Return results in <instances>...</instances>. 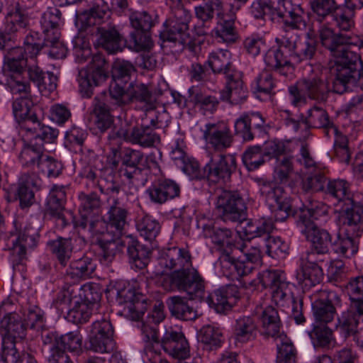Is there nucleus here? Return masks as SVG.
Returning <instances> with one entry per match:
<instances>
[{"mask_svg":"<svg viewBox=\"0 0 363 363\" xmlns=\"http://www.w3.org/2000/svg\"><path fill=\"white\" fill-rule=\"evenodd\" d=\"M199 339L203 345L204 349L213 350L220 347L222 333L217 327L211 325H204L200 330Z\"/></svg>","mask_w":363,"mask_h":363,"instance_id":"54","label":"nucleus"},{"mask_svg":"<svg viewBox=\"0 0 363 363\" xmlns=\"http://www.w3.org/2000/svg\"><path fill=\"white\" fill-rule=\"evenodd\" d=\"M201 132L206 146L215 151H225L234 143L233 134L230 126L223 121L208 123L201 129Z\"/></svg>","mask_w":363,"mask_h":363,"instance_id":"17","label":"nucleus"},{"mask_svg":"<svg viewBox=\"0 0 363 363\" xmlns=\"http://www.w3.org/2000/svg\"><path fill=\"white\" fill-rule=\"evenodd\" d=\"M189 93L191 101L204 114L212 113L216 110L219 101L216 96L203 93L197 87H191L189 89Z\"/></svg>","mask_w":363,"mask_h":363,"instance_id":"46","label":"nucleus"},{"mask_svg":"<svg viewBox=\"0 0 363 363\" xmlns=\"http://www.w3.org/2000/svg\"><path fill=\"white\" fill-rule=\"evenodd\" d=\"M225 78L226 86L220 92V99L234 104L245 101L247 98V89L244 86L241 72L233 69L225 74Z\"/></svg>","mask_w":363,"mask_h":363,"instance_id":"22","label":"nucleus"},{"mask_svg":"<svg viewBox=\"0 0 363 363\" xmlns=\"http://www.w3.org/2000/svg\"><path fill=\"white\" fill-rule=\"evenodd\" d=\"M116 346L114 328L108 318L96 320L89 327L87 350L100 354L111 352Z\"/></svg>","mask_w":363,"mask_h":363,"instance_id":"11","label":"nucleus"},{"mask_svg":"<svg viewBox=\"0 0 363 363\" xmlns=\"http://www.w3.org/2000/svg\"><path fill=\"white\" fill-rule=\"evenodd\" d=\"M275 86L272 74L267 70H263L252 83V89L257 98H261L262 94L270 96L274 94Z\"/></svg>","mask_w":363,"mask_h":363,"instance_id":"56","label":"nucleus"},{"mask_svg":"<svg viewBox=\"0 0 363 363\" xmlns=\"http://www.w3.org/2000/svg\"><path fill=\"white\" fill-rule=\"evenodd\" d=\"M127 252L132 268L143 269L147 267L150 254L148 248L130 238L128 243Z\"/></svg>","mask_w":363,"mask_h":363,"instance_id":"41","label":"nucleus"},{"mask_svg":"<svg viewBox=\"0 0 363 363\" xmlns=\"http://www.w3.org/2000/svg\"><path fill=\"white\" fill-rule=\"evenodd\" d=\"M259 186L260 195L271 208L274 220L284 221L290 215L291 205L283 187L266 181H260Z\"/></svg>","mask_w":363,"mask_h":363,"instance_id":"12","label":"nucleus"},{"mask_svg":"<svg viewBox=\"0 0 363 363\" xmlns=\"http://www.w3.org/2000/svg\"><path fill=\"white\" fill-rule=\"evenodd\" d=\"M230 52L227 50H218L210 53L208 65L214 73H223L225 75L233 69L230 62Z\"/></svg>","mask_w":363,"mask_h":363,"instance_id":"48","label":"nucleus"},{"mask_svg":"<svg viewBox=\"0 0 363 363\" xmlns=\"http://www.w3.org/2000/svg\"><path fill=\"white\" fill-rule=\"evenodd\" d=\"M319 206L318 202H311L301 209L296 225L301 233L311 243L313 249L329 253L330 247H333L332 237L328 230L318 228L314 223V220H317L323 213Z\"/></svg>","mask_w":363,"mask_h":363,"instance_id":"6","label":"nucleus"},{"mask_svg":"<svg viewBox=\"0 0 363 363\" xmlns=\"http://www.w3.org/2000/svg\"><path fill=\"white\" fill-rule=\"evenodd\" d=\"M98 243L101 250L99 261L104 265L111 264L124 247L121 236H115L108 233H103L98 240Z\"/></svg>","mask_w":363,"mask_h":363,"instance_id":"31","label":"nucleus"},{"mask_svg":"<svg viewBox=\"0 0 363 363\" xmlns=\"http://www.w3.org/2000/svg\"><path fill=\"white\" fill-rule=\"evenodd\" d=\"M204 235L206 238H210L211 242L217 245L221 250H228L230 251V248L238 242H233V232L231 229L225 227H219L217 225L208 226L204 228Z\"/></svg>","mask_w":363,"mask_h":363,"instance_id":"37","label":"nucleus"},{"mask_svg":"<svg viewBox=\"0 0 363 363\" xmlns=\"http://www.w3.org/2000/svg\"><path fill=\"white\" fill-rule=\"evenodd\" d=\"M110 97L113 103L118 106H125L134 101L143 104L146 111L154 106L155 99L150 89V84L138 80L130 82L123 86L114 84Z\"/></svg>","mask_w":363,"mask_h":363,"instance_id":"8","label":"nucleus"},{"mask_svg":"<svg viewBox=\"0 0 363 363\" xmlns=\"http://www.w3.org/2000/svg\"><path fill=\"white\" fill-rule=\"evenodd\" d=\"M259 247L251 245L249 241L239 239L230 248L225 250L219 258L223 274L231 280H240L249 275L255 269L254 264L261 261Z\"/></svg>","mask_w":363,"mask_h":363,"instance_id":"2","label":"nucleus"},{"mask_svg":"<svg viewBox=\"0 0 363 363\" xmlns=\"http://www.w3.org/2000/svg\"><path fill=\"white\" fill-rule=\"evenodd\" d=\"M191 14L182 5H177L172 9L169 18L165 21V30L162 33L165 40L183 43L187 35L189 23Z\"/></svg>","mask_w":363,"mask_h":363,"instance_id":"15","label":"nucleus"},{"mask_svg":"<svg viewBox=\"0 0 363 363\" xmlns=\"http://www.w3.org/2000/svg\"><path fill=\"white\" fill-rule=\"evenodd\" d=\"M164 305L158 303L155 305L152 311L147 316L146 320L141 324V331L143 339L146 342L145 351L147 356L150 354V342L159 344V334L157 325L164 318Z\"/></svg>","mask_w":363,"mask_h":363,"instance_id":"23","label":"nucleus"},{"mask_svg":"<svg viewBox=\"0 0 363 363\" xmlns=\"http://www.w3.org/2000/svg\"><path fill=\"white\" fill-rule=\"evenodd\" d=\"M127 44L130 50L135 52L148 50L153 46L150 32L134 30L130 33Z\"/></svg>","mask_w":363,"mask_h":363,"instance_id":"61","label":"nucleus"},{"mask_svg":"<svg viewBox=\"0 0 363 363\" xmlns=\"http://www.w3.org/2000/svg\"><path fill=\"white\" fill-rule=\"evenodd\" d=\"M20 48H11L4 57L2 70L6 77L23 74L28 62Z\"/></svg>","mask_w":363,"mask_h":363,"instance_id":"36","label":"nucleus"},{"mask_svg":"<svg viewBox=\"0 0 363 363\" xmlns=\"http://www.w3.org/2000/svg\"><path fill=\"white\" fill-rule=\"evenodd\" d=\"M326 193L338 202H343V206L337 214L347 208L350 211L357 206L363 210L362 205L353 201L350 184L345 179L330 180L326 186Z\"/></svg>","mask_w":363,"mask_h":363,"instance_id":"25","label":"nucleus"},{"mask_svg":"<svg viewBox=\"0 0 363 363\" xmlns=\"http://www.w3.org/2000/svg\"><path fill=\"white\" fill-rule=\"evenodd\" d=\"M98 44L109 53H115L121 50L123 38L115 26L98 27Z\"/></svg>","mask_w":363,"mask_h":363,"instance_id":"38","label":"nucleus"},{"mask_svg":"<svg viewBox=\"0 0 363 363\" xmlns=\"http://www.w3.org/2000/svg\"><path fill=\"white\" fill-rule=\"evenodd\" d=\"M160 141L159 135L149 126H135L132 128L130 143L143 147H152Z\"/></svg>","mask_w":363,"mask_h":363,"instance_id":"49","label":"nucleus"},{"mask_svg":"<svg viewBox=\"0 0 363 363\" xmlns=\"http://www.w3.org/2000/svg\"><path fill=\"white\" fill-rule=\"evenodd\" d=\"M40 186L41 179L34 172L23 173L20 176L16 194L22 208H27L34 203L35 197L32 188L38 189Z\"/></svg>","mask_w":363,"mask_h":363,"instance_id":"28","label":"nucleus"},{"mask_svg":"<svg viewBox=\"0 0 363 363\" xmlns=\"http://www.w3.org/2000/svg\"><path fill=\"white\" fill-rule=\"evenodd\" d=\"M257 333V326L252 317L242 316L236 320L234 330L236 342L245 343L253 340Z\"/></svg>","mask_w":363,"mask_h":363,"instance_id":"40","label":"nucleus"},{"mask_svg":"<svg viewBox=\"0 0 363 363\" xmlns=\"http://www.w3.org/2000/svg\"><path fill=\"white\" fill-rule=\"evenodd\" d=\"M255 312L259 317L263 335L274 337L281 333L279 316L274 307L267 306L263 308L262 306H257Z\"/></svg>","mask_w":363,"mask_h":363,"instance_id":"33","label":"nucleus"},{"mask_svg":"<svg viewBox=\"0 0 363 363\" xmlns=\"http://www.w3.org/2000/svg\"><path fill=\"white\" fill-rule=\"evenodd\" d=\"M233 289L230 286L226 289H220L209 294L206 301L208 306L213 308L218 313H222L225 310L230 309L234 302V297L230 296V291Z\"/></svg>","mask_w":363,"mask_h":363,"instance_id":"44","label":"nucleus"},{"mask_svg":"<svg viewBox=\"0 0 363 363\" xmlns=\"http://www.w3.org/2000/svg\"><path fill=\"white\" fill-rule=\"evenodd\" d=\"M0 334L2 337V350H5L8 342L16 345V339H22L25 336V326L17 313H9L1 320Z\"/></svg>","mask_w":363,"mask_h":363,"instance_id":"24","label":"nucleus"},{"mask_svg":"<svg viewBox=\"0 0 363 363\" xmlns=\"http://www.w3.org/2000/svg\"><path fill=\"white\" fill-rule=\"evenodd\" d=\"M158 264L162 270H158L157 274L173 271L168 277L169 281L162 284L165 289L186 292L191 300L203 298L204 279L192 267L188 250L176 246L164 249L160 252Z\"/></svg>","mask_w":363,"mask_h":363,"instance_id":"1","label":"nucleus"},{"mask_svg":"<svg viewBox=\"0 0 363 363\" xmlns=\"http://www.w3.org/2000/svg\"><path fill=\"white\" fill-rule=\"evenodd\" d=\"M334 65L330 67L334 76L333 90L342 94L353 88L361 86L363 80V65L359 56L354 51L335 57Z\"/></svg>","mask_w":363,"mask_h":363,"instance_id":"5","label":"nucleus"},{"mask_svg":"<svg viewBox=\"0 0 363 363\" xmlns=\"http://www.w3.org/2000/svg\"><path fill=\"white\" fill-rule=\"evenodd\" d=\"M96 268V260L84 255L81 258L71 262L65 274L66 280L71 279L74 283L81 279L91 278Z\"/></svg>","mask_w":363,"mask_h":363,"instance_id":"29","label":"nucleus"},{"mask_svg":"<svg viewBox=\"0 0 363 363\" xmlns=\"http://www.w3.org/2000/svg\"><path fill=\"white\" fill-rule=\"evenodd\" d=\"M1 357L10 363H37L32 353L26 351L19 353L16 345L11 342H8L5 350H1Z\"/></svg>","mask_w":363,"mask_h":363,"instance_id":"64","label":"nucleus"},{"mask_svg":"<svg viewBox=\"0 0 363 363\" xmlns=\"http://www.w3.org/2000/svg\"><path fill=\"white\" fill-rule=\"evenodd\" d=\"M354 10L346 6H337L330 14L335 26L339 31L347 33L354 25L353 20Z\"/></svg>","mask_w":363,"mask_h":363,"instance_id":"52","label":"nucleus"},{"mask_svg":"<svg viewBox=\"0 0 363 363\" xmlns=\"http://www.w3.org/2000/svg\"><path fill=\"white\" fill-rule=\"evenodd\" d=\"M236 169V158L232 154H219L206 164L204 172L208 180L214 184H225Z\"/></svg>","mask_w":363,"mask_h":363,"instance_id":"18","label":"nucleus"},{"mask_svg":"<svg viewBox=\"0 0 363 363\" xmlns=\"http://www.w3.org/2000/svg\"><path fill=\"white\" fill-rule=\"evenodd\" d=\"M305 124L309 128L324 129L325 135L328 137L330 133H336V127L328 112L320 106H314L308 110Z\"/></svg>","mask_w":363,"mask_h":363,"instance_id":"34","label":"nucleus"},{"mask_svg":"<svg viewBox=\"0 0 363 363\" xmlns=\"http://www.w3.org/2000/svg\"><path fill=\"white\" fill-rule=\"evenodd\" d=\"M336 223L340 232L333 243V250L345 257H351L358 250L354 238L363 233V210L358 206L350 211L347 208L337 215Z\"/></svg>","mask_w":363,"mask_h":363,"instance_id":"3","label":"nucleus"},{"mask_svg":"<svg viewBox=\"0 0 363 363\" xmlns=\"http://www.w3.org/2000/svg\"><path fill=\"white\" fill-rule=\"evenodd\" d=\"M66 186L55 184L52 186L47 199L45 215L54 220L56 225L63 228L69 224L65 215Z\"/></svg>","mask_w":363,"mask_h":363,"instance_id":"19","label":"nucleus"},{"mask_svg":"<svg viewBox=\"0 0 363 363\" xmlns=\"http://www.w3.org/2000/svg\"><path fill=\"white\" fill-rule=\"evenodd\" d=\"M319 40L323 47L328 50L334 57L350 52L351 45H357L359 38L350 33L335 32L333 28L323 25L318 30Z\"/></svg>","mask_w":363,"mask_h":363,"instance_id":"13","label":"nucleus"},{"mask_svg":"<svg viewBox=\"0 0 363 363\" xmlns=\"http://www.w3.org/2000/svg\"><path fill=\"white\" fill-rule=\"evenodd\" d=\"M144 159L143 154L130 148L123 150L120 172L121 175L130 180H139L142 174V169L138 167Z\"/></svg>","mask_w":363,"mask_h":363,"instance_id":"32","label":"nucleus"},{"mask_svg":"<svg viewBox=\"0 0 363 363\" xmlns=\"http://www.w3.org/2000/svg\"><path fill=\"white\" fill-rule=\"evenodd\" d=\"M317 41L308 34L303 40H298L292 57L294 62L312 60L316 53Z\"/></svg>","mask_w":363,"mask_h":363,"instance_id":"53","label":"nucleus"},{"mask_svg":"<svg viewBox=\"0 0 363 363\" xmlns=\"http://www.w3.org/2000/svg\"><path fill=\"white\" fill-rule=\"evenodd\" d=\"M38 127L28 126V133L33 135L30 143L26 145L19 155L23 167H33L41 162L45 155L44 143H52L58 135V130L50 126L37 124Z\"/></svg>","mask_w":363,"mask_h":363,"instance_id":"7","label":"nucleus"},{"mask_svg":"<svg viewBox=\"0 0 363 363\" xmlns=\"http://www.w3.org/2000/svg\"><path fill=\"white\" fill-rule=\"evenodd\" d=\"M274 15L282 18L284 25L293 29L301 30L306 26L304 10L292 0H279L274 6Z\"/></svg>","mask_w":363,"mask_h":363,"instance_id":"20","label":"nucleus"},{"mask_svg":"<svg viewBox=\"0 0 363 363\" xmlns=\"http://www.w3.org/2000/svg\"><path fill=\"white\" fill-rule=\"evenodd\" d=\"M106 61L99 55H94L89 66L79 72V91L83 97L90 98L94 94V87L104 82L108 75L105 68Z\"/></svg>","mask_w":363,"mask_h":363,"instance_id":"14","label":"nucleus"},{"mask_svg":"<svg viewBox=\"0 0 363 363\" xmlns=\"http://www.w3.org/2000/svg\"><path fill=\"white\" fill-rule=\"evenodd\" d=\"M169 310L177 318L191 320L196 317V311L179 296L170 298L167 301Z\"/></svg>","mask_w":363,"mask_h":363,"instance_id":"57","label":"nucleus"},{"mask_svg":"<svg viewBox=\"0 0 363 363\" xmlns=\"http://www.w3.org/2000/svg\"><path fill=\"white\" fill-rule=\"evenodd\" d=\"M137 229L146 240H153L160 231L159 222L150 216H145L138 220Z\"/></svg>","mask_w":363,"mask_h":363,"instance_id":"63","label":"nucleus"},{"mask_svg":"<svg viewBox=\"0 0 363 363\" xmlns=\"http://www.w3.org/2000/svg\"><path fill=\"white\" fill-rule=\"evenodd\" d=\"M50 252L62 266H66L71 258L73 246L72 240L59 237L48 242Z\"/></svg>","mask_w":363,"mask_h":363,"instance_id":"45","label":"nucleus"},{"mask_svg":"<svg viewBox=\"0 0 363 363\" xmlns=\"http://www.w3.org/2000/svg\"><path fill=\"white\" fill-rule=\"evenodd\" d=\"M46 42L45 35L44 38H42L38 32L30 30L24 39L23 47H16L15 48H20L23 51V55L30 60H35L42 49L48 45Z\"/></svg>","mask_w":363,"mask_h":363,"instance_id":"43","label":"nucleus"},{"mask_svg":"<svg viewBox=\"0 0 363 363\" xmlns=\"http://www.w3.org/2000/svg\"><path fill=\"white\" fill-rule=\"evenodd\" d=\"M128 210L117 199H113L106 213V232L115 236H121L127 225Z\"/></svg>","mask_w":363,"mask_h":363,"instance_id":"27","label":"nucleus"},{"mask_svg":"<svg viewBox=\"0 0 363 363\" xmlns=\"http://www.w3.org/2000/svg\"><path fill=\"white\" fill-rule=\"evenodd\" d=\"M117 301L119 304H124L125 308L137 316L140 313L139 305L144 302L143 294L133 286L128 285L117 291Z\"/></svg>","mask_w":363,"mask_h":363,"instance_id":"39","label":"nucleus"},{"mask_svg":"<svg viewBox=\"0 0 363 363\" xmlns=\"http://www.w3.org/2000/svg\"><path fill=\"white\" fill-rule=\"evenodd\" d=\"M43 35L47 40V46H50L49 55L55 59H62L67 55V48L59 40L60 26L63 23L62 12L57 8H50L45 11L40 21Z\"/></svg>","mask_w":363,"mask_h":363,"instance_id":"9","label":"nucleus"},{"mask_svg":"<svg viewBox=\"0 0 363 363\" xmlns=\"http://www.w3.org/2000/svg\"><path fill=\"white\" fill-rule=\"evenodd\" d=\"M135 72L133 65L128 61L118 62L115 63L113 69V82L109 86V94L111 96L112 87L114 84H118L119 86H125L128 84L132 73Z\"/></svg>","mask_w":363,"mask_h":363,"instance_id":"58","label":"nucleus"},{"mask_svg":"<svg viewBox=\"0 0 363 363\" xmlns=\"http://www.w3.org/2000/svg\"><path fill=\"white\" fill-rule=\"evenodd\" d=\"M9 242L11 245L8 243L7 245L12 256L16 257V261H21L26 256V249L35 245V239L33 235L23 232L20 233L17 238L11 239Z\"/></svg>","mask_w":363,"mask_h":363,"instance_id":"47","label":"nucleus"},{"mask_svg":"<svg viewBox=\"0 0 363 363\" xmlns=\"http://www.w3.org/2000/svg\"><path fill=\"white\" fill-rule=\"evenodd\" d=\"M313 311L315 317V324L326 325L333 320L335 308L331 301L320 298L313 303Z\"/></svg>","mask_w":363,"mask_h":363,"instance_id":"55","label":"nucleus"},{"mask_svg":"<svg viewBox=\"0 0 363 363\" xmlns=\"http://www.w3.org/2000/svg\"><path fill=\"white\" fill-rule=\"evenodd\" d=\"M94 310L91 306L82 303L81 298H75L74 304L68 311L67 318L74 323H84L89 320Z\"/></svg>","mask_w":363,"mask_h":363,"instance_id":"59","label":"nucleus"},{"mask_svg":"<svg viewBox=\"0 0 363 363\" xmlns=\"http://www.w3.org/2000/svg\"><path fill=\"white\" fill-rule=\"evenodd\" d=\"M90 8L79 16V21L84 27L100 24L108 19L111 10L104 0H89Z\"/></svg>","mask_w":363,"mask_h":363,"instance_id":"30","label":"nucleus"},{"mask_svg":"<svg viewBox=\"0 0 363 363\" xmlns=\"http://www.w3.org/2000/svg\"><path fill=\"white\" fill-rule=\"evenodd\" d=\"M155 21L154 16L146 11H135L129 15L130 25L134 30L150 32Z\"/></svg>","mask_w":363,"mask_h":363,"instance_id":"62","label":"nucleus"},{"mask_svg":"<svg viewBox=\"0 0 363 363\" xmlns=\"http://www.w3.org/2000/svg\"><path fill=\"white\" fill-rule=\"evenodd\" d=\"M152 202L163 204L169 200L178 197L180 187L174 181L160 178L155 180L146 191Z\"/></svg>","mask_w":363,"mask_h":363,"instance_id":"21","label":"nucleus"},{"mask_svg":"<svg viewBox=\"0 0 363 363\" xmlns=\"http://www.w3.org/2000/svg\"><path fill=\"white\" fill-rule=\"evenodd\" d=\"M258 278L262 286L269 289L272 301L284 306L286 301L292 298L291 317L298 325L306 322L303 308V300L292 297L291 284L287 281L285 273L279 269H267L259 274Z\"/></svg>","mask_w":363,"mask_h":363,"instance_id":"4","label":"nucleus"},{"mask_svg":"<svg viewBox=\"0 0 363 363\" xmlns=\"http://www.w3.org/2000/svg\"><path fill=\"white\" fill-rule=\"evenodd\" d=\"M92 113L94 116V124L100 133H105L111 128L114 123V117L111 114L113 108L106 103L105 93H101L94 97L92 103Z\"/></svg>","mask_w":363,"mask_h":363,"instance_id":"26","label":"nucleus"},{"mask_svg":"<svg viewBox=\"0 0 363 363\" xmlns=\"http://www.w3.org/2000/svg\"><path fill=\"white\" fill-rule=\"evenodd\" d=\"M29 24V18L18 4L9 11L5 30L9 33L23 31Z\"/></svg>","mask_w":363,"mask_h":363,"instance_id":"50","label":"nucleus"},{"mask_svg":"<svg viewBox=\"0 0 363 363\" xmlns=\"http://www.w3.org/2000/svg\"><path fill=\"white\" fill-rule=\"evenodd\" d=\"M328 92L327 83L318 77L301 79L289 88L290 101L294 106L305 104L307 99L325 101Z\"/></svg>","mask_w":363,"mask_h":363,"instance_id":"10","label":"nucleus"},{"mask_svg":"<svg viewBox=\"0 0 363 363\" xmlns=\"http://www.w3.org/2000/svg\"><path fill=\"white\" fill-rule=\"evenodd\" d=\"M273 338L277 347V363H294L296 350L291 339L284 333Z\"/></svg>","mask_w":363,"mask_h":363,"instance_id":"42","label":"nucleus"},{"mask_svg":"<svg viewBox=\"0 0 363 363\" xmlns=\"http://www.w3.org/2000/svg\"><path fill=\"white\" fill-rule=\"evenodd\" d=\"M13 113L16 119L24 121L23 128L28 131V126L38 127L41 124L35 114L31 112L26 99H17L13 102Z\"/></svg>","mask_w":363,"mask_h":363,"instance_id":"51","label":"nucleus"},{"mask_svg":"<svg viewBox=\"0 0 363 363\" xmlns=\"http://www.w3.org/2000/svg\"><path fill=\"white\" fill-rule=\"evenodd\" d=\"M264 60L269 69L281 75H287L292 69V58L274 46L267 50Z\"/></svg>","mask_w":363,"mask_h":363,"instance_id":"35","label":"nucleus"},{"mask_svg":"<svg viewBox=\"0 0 363 363\" xmlns=\"http://www.w3.org/2000/svg\"><path fill=\"white\" fill-rule=\"evenodd\" d=\"M216 208L224 221L241 223L245 220V203L237 191H222L217 198Z\"/></svg>","mask_w":363,"mask_h":363,"instance_id":"16","label":"nucleus"},{"mask_svg":"<svg viewBox=\"0 0 363 363\" xmlns=\"http://www.w3.org/2000/svg\"><path fill=\"white\" fill-rule=\"evenodd\" d=\"M194 13L198 19V23L194 26L195 33L199 36L208 35L211 28L214 14L202 5L195 6Z\"/></svg>","mask_w":363,"mask_h":363,"instance_id":"60","label":"nucleus"}]
</instances>
